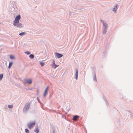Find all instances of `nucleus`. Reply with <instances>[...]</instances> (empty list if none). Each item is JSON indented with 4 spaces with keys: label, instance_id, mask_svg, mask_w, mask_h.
<instances>
[{
    "label": "nucleus",
    "instance_id": "21",
    "mask_svg": "<svg viewBox=\"0 0 133 133\" xmlns=\"http://www.w3.org/2000/svg\"><path fill=\"white\" fill-rule=\"evenodd\" d=\"M40 64L41 65V66L42 67L44 66V63L43 62H41L40 63Z\"/></svg>",
    "mask_w": 133,
    "mask_h": 133
},
{
    "label": "nucleus",
    "instance_id": "39",
    "mask_svg": "<svg viewBox=\"0 0 133 133\" xmlns=\"http://www.w3.org/2000/svg\"><path fill=\"white\" fill-rule=\"evenodd\" d=\"M65 119H66V117H65Z\"/></svg>",
    "mask_w": 133,
    "mask_h": 133
},
{
    "label": "nucleus",
    "instance_id": "6",
    "mask_svg": "<svg viewBox=\"0 0 133 133\" xmlns=\"http://www.w3.org/2000/svg\"><path fill=\"white\" fill-rule=\"evenodd\" d=\"M55 57L58 58H59L62 57L63 55L58 52H55L54 53Z\"/></svg>",
    "mask_w": 133,
    "mask_h": 133
},
{
    "label": "nucleus",
    "instance_id": "8",
    "mask_svg": "<svg viewBox=\"0 0 133 133\" xmlns=\"http://www.w3.org/2000/svg\"><path fill=\"white\" fill-rule=\"evenodd\" d=\"M117 6L118 5L117 4H115L113 8L112 11L114 12H116V11L117 9Z\"/></svg>",
    "mask_w": 133,
    "mask_h": 133
},
{
    "label": "nucleus",
    "instance_id": "3",
    "mask_svg": "<svg viewBox=\"0 0 133 133\" xmlns=\"http://www.w3.org/2000/svg\"><path fill=\"white\" fill-rule=\"evenodd\" d=\"M103 25V34H105L107 32V30L108 28V25L107 23H104Z\"/></svg>",
    "mask_w": 133,
    "mask_h": 133
},
{
    "label": "nucleus",
    "instance_id": "13",
    "mask_svg": "<svg viewBox=\"0 0 133 133\" xmlns=\"http://www.w3.org/2000/svg\"><path fill=\"white\" fill-rule=\"evenodd\" d=\"M34 131L36 133H38L39 132V128L38 126L36 128L35 130H34Z\"/></svg>",
    "mask_w": 133,
    "mask_h": 133
},
{
    "label": "nucleus",
    "instance_id": "19",
    "mask_svg": "<svg viewBox=\"0 0 133 133\" xmlns=\"http://www.w3.org/2000/svg\"><path fill=\"white\" fill-rule=\"evenodd\" d=\"M25 133H29V131L28 129H25Z\"/></svg>",
    "mask_w": 133,
    "mask_h": 133
},
{
    "label": "nucleus",
    "instance_id": "35",
    "mask_svg": "<svg viewBox=\"0 0 133 133\" xmlns=\"http://www.w3.org/2000/svg\"><path fill=\"white\" fill-rule=\"evenodd\" d=\"M62 117L63 118H64V115H62Z\"/></svg>",
    "mask_w": 133,
    "mask_h": 133
},
{
    "label": "nucleus",
    "instance_id": "10",
    "mask_svg": "<svg viewBox=\"0 0 133 133\" xmlns=\"http://www.w3.org/2000/svg\"><path fill=\"white\" fill-rule=\"evenodd\" d=\"M27 83L30 84L32 83V81L31 78L27 79H26V82Z\"/></svg>",
    "mask_w": 133,
    "mask_h": 133
},
{
    "label": "nucleus",
    "instance_id": "9",
    "mask_svg": "<svg viewBox=\"0 0 133 133\" xmlns=\"http://www.w3.org/2000/svg\"><path fill=\"white\" fill-rule=\"evenodd\" d=\"M76 72L75 74V78L77 80L78 79V70L77 68H76Z\"/></svg>",
    "mask_w": 133,
    "mask_h": 133
},
{
    "label": "nucleus",
    "instance_id": "18",
    "mask_svg": "<svg viewBox=\"0 0 133 133\" xmlns=\"http://www.w3.org/2000/svg\"><path fill=\"white\" fill-rule=\"evenodd\" d=\"M3 74H0V80H1L3 78Z\"/></svg>",
    "mask_w": 133,
    "mask_h": 133
},
{
    "label": "nucleus",
    "instance_id": "14",
    "mask_svg": "<svg viewBox=\"0 0 133 133\" xmlns=\"http://www.w3.org/2000/svg\"><path fill=\"white\" fill-rule=\"evenodd\" d=\"M13 64V62H9V65L8 66V68L9 69L12 66V64Z\"/></svg>",
    "mask_w": 133,
    "mask_h": 133
},
{
    "label": "nucleus",
    "instance_id": "12",
    "mask_svg": "<svg viewBox=\"0 0 133 133\" xmlns=\"http://www.w3.org/2000/svg\"><path fill=\"white\" fill-rule=\"evenodd\" d=\"M93 80L94 81L96 82L97 81L95 73L94 74V75L93 76Z\"/></svg>",
    "mask_w": 133,
    "mask_h": 133
},
{
    "label": "nucleus",
    "instance_id": "23",
    "mask_svg": "<svg viewBox=\"0 0 133 133\" xmlns=\"http://www.w3.org/2000/svg\"><path fill=\"white\" fill-rule=\"evenodd\" d=\"M25 54H27V55H29L30 54L31 52L30 51H27L25 52Z\"/></svg>",
    "mask_w": 133,
    "mask_h": 133
},
{
    "label": "nucleus",
    "instance_id": "34",
    "mask_svg": "<svg viewBox=\"0 0 133 133\" xmlns=\"http://www.w3.org/2000/svg\"><path fill=\"white\" fill-rule=\"evenodd\" d=\"M70 109H68V110H67V111H68V112H69V111H70Z\"/></svg>",
    "mask_w": 133,
    "mask_h": 133
},
{
    "label": "nucleus",
    "instance_id": "17",
    "mask_svg": "<svg viewBox=\"0 0 133 133\" xmlns=\"http://www.w3.org/2000/svg\"><path fill=\"white\" fill-rule=\"evenodd\" d=\"M10 58L11 59H14L15 58V57L12 55H10Z\"/></svg>",
    "mask_w": 133,
    "mask_h": 133
},
{
    "label": "nucleus",
    "instance_id": "29",
    "mask_svg": "<svg viewBox=\"0 0 133 133\" xmlns=\"http://www.w3.org/2000/svg\"><path fill=\"white\" fill-rule=\"evenodd\" d=\"M106 103L107 105H108V102L107 101L106 102Z\"/></svg>",
    "mask_w": 133,
    "mask_h": 133
},
{
    "label": "nucleus",
    "instance_id": "33",
    "mask_svg": "<svg viewBox=\"0 0 133 133\" xmlns=\"http://www.w3.org/2000/svg\"><path fill=\"white\" fill-rule=\"evenodd\" d=\"M52 77H53L54 78V77H55V75H53L52 76Z\"/></svg>",
    "mask_w": 133,
    "mask_h": 133
},
{
    "label": "nucleus",
    "instance_id": "36",
    "mask_svg": "<svg viewBox=\"0 0 133 133\" xmlns=\"http://www.w3.org/2000/svg\"><path fill=\"white\" fill-rule=\"evenodd\" d=\"M65 112V114H67V113L66 112Z\"/></svg>",
    "mask_w": 133,
    "mask_h": 133
},
{
    "label": "nucleus",
    "instance_id": "16",
    "mask_svg": "<svg viewBox=\"0 0 133 133\" xmlns=\"http://www.w3.org/2000/svg\"><path fill=\"white\" fill-rule=\"evenodd\" d=\"M29 57L31 59H32L34 57V56L32 54H30L29 56Z\"/></svg>",
    "mask_w": 133,
    "mask_h": 133
},
{
    "label": "nucleus",
    "instance_id": "27",
    "mask_svg": "<svg viewBox=\"0 0 133 133\" xmlns=\"http://www.w3.org/2000/svg\"><path fill=\"white\" fill-rule=\"evenodd\" d=\"M52 133H55V130L54 129H52Z\"/></svg>",
    "mask_w": 133,
    "mask_h": 133
},
{
    "label": "nucleus",
    "instance_id": "5",
    "mask_svg": "<svg viewBox=\"0 0 133 133\" xmlns=\"http://www.w3.org/2000/svg\"><path fill=\"white\" fill-rule=\"evenodd\" d=\"M21 18V16L20 15H18L16 16L15 18V20L13 21V22H15L17 23L19 22V20Z\"/></svg>",
    "mask_w": 133,
    "mask_h": 133
},
{
    "label": "nucleus",
    "instance_id": "20",
    "mask_svg": "<svg viewBox=\"0 0 133 133\" xmlns=\"http://www.w3.org/2000/svg\"><path fill=\"white\" fill-rule=\"evenodd\" d=\"M13 107V105L12 104L9 105L8 106V108L10 109H11V108H12Z\"/></svg>",
    "mask_w": 133,
    "mask_h": 133
},
{
    "label": "nucleus",
    "instance_id": "30",
    "mask_svg": "<svg viewBox=\"0 0 133 133\" xmlns=\"http://www.w3.org/2000/svg\"><path fill=\"white\" fill-rule=\"evenodd\" d=\"M54 62L55 63V62L53 60V66L54 65Z\"/></svg>",
    "mask_w": 133,
    "mask_h": 133
},
{
    "label": "nucleus",
    "instance_id": "37",
    "mask_svg": "<svg viewBox=\"0 0 133 133\" xmlns=\"http://www.w3.org/2000/svg\"><path fill=\"white\" fill-rule=\"evenodd\" d=\"M29 89L30 90H32V89Z\"/></svg>",
    "mask_w": 133,
    "mask_h": 133
},
{
    "label": "nucleus",
    "instance_id": "22",
    "mask_svg": "<svg viewBox=\"0 0 133 133\" xmlns=\"http://www.w3.org/2000/svg\"><path fill=\"white\" fill-rule=\"evenodd\" d=\"M54 68L55 69L57 67L59 66L58 65L56 64L54 62Z\"/></svg>",
    "mask_w": 133,
    "mask_h": 133
},
{
    "label": "nucleus",
    "instance_id": "25",
    "mask_svg": "<svg viewBox=\"0 0 133 133\" xmlns=\"http://www.w3.org/2000/svg\"><path fill=\"white\" fill-rule=\"evenodd\" d=\"M101 21L102 22V23L103 25V24L104 23H105L104 22L103 20H101Z\"/></svg>",
    "mask_w": 133,
    "mask_h": 133
},
{
    "label": "nucleus",
    "instance_id": "24",
    "mask_svg": "<svg viewBox=\"0 0 133 133\" xmlns=\"http://www.w3.org/2000/svg\"><path fill=\"white\" fill-rule=\"evenodd\" d=\"M26 81H25V80H24L23 81V83L24 85H25L27 83H26Z\"/></svg>",
    "mask_w": 133,
    "mask_h": 133
},
{
    "label": "nucleus",
    "instance_id": "32",
    "mask_svg": "<svg viewBox=\"0 0 133 133\" xmlns=\"http://www.w3.org/2000/svg\"><path fill=\"white\" fill-rule=\"evenodd\" d=\"M131 117H133V114L131 115Z\"/></svg>",
    "mask_w": 133,
    "mask_h": 133
},
{
    "label": "nucleus",
    "instance_id": "28",
    "mask_svg": "<svg viewBox=\"0 0 133 133\" xmlns=\"http://www.w3.org/2000/svg\"><path fill=\"white\" fill-rule=\"evenodd\" d=\"M37 95H38V93H39V91L38 90L37 91Z\"/></svg>",
    "mask_w": 133,
    "mask_h": 133
},
{
    "label": "nucleus",
    "instance_id": "31",
    "mask_svg": "<svg viewBox=\"0 0 133 133\" xmlns=\"http://www.w3.org/2000/svg\"><path fill=\"white\" fill-rule=\"evenodd\" d=\"M37 100L38 101V102H39V99L38 98V97H37Z\"/></svg>",
    "mask_w": 133,
    "mask_h": 133
},
{
    "label": "nucleus",
    "instance_id": "15",
    "mask_svg": "<svg viewBox=\"0 0 133 133\" xmlns=\"http://www.w3.org/2000/svg\"><path fill=\"white\" fill-rule=\"evenodd\" d=\"M26 34L25 32H22L19 34V35L20 36H22L25 35Z\"/></svg>",
    "mask_w": 133,
    "mask_h": 133
},
{
    "label": "nucleus",
    "instance_id": "1",
    "mask_svg": "<svg viewBox=\"0 0 133 133\" xmlns=\"http://www.w3.org/2000/svg\"><path fill=\"white\" fill-rule=\"evenodd\" d=\"M30 103L29 102L26 103L23 108V111L24 114H26L27 113L30 108Z\"/></svg>",
    "mask_w": 133,
    "mask_h": 133
},
{
    "label": "nucleus",
    "instance_id": "26",
    "mask_svg": "<svg viewBox=\"0 0 133 133\" xmlns=\"http://www.w3.org/2000/svg\"><path fill=\"white\" fill-rule=\"evenodd\" d=\"M101 21L102 22V23L103 25V24L104 23H105L104 22L103 20H101Z\"/></svg>",
    "mask_w": 133,
    "mask_h": 133
},
{
    "label": "nucleus",
    "instance_id": "7",
    "mask_svg": "<svg viewBox=\"0 0 133 133\" xmlns=\"http://www.w3.org/2000/svg\"><path fill=\"white\" fill-rule=\"evenodd\" d=\"M49 88V86H48L46 89H45L44 94H43V96L44 97H45L46 95H47L48 94V90Z\"/></svg>",
    "mask_w": 133,
    "mask_h": 133
},
{
    "label": "nucleus",
    "instance_id": "38",
    "mask_svg": "<svg viewBox=\"0 0 133 133\" xmlns=\"http://www.w3.org/2000/svg\"><path fill=\"white\" fill-rule=\"evenodd\" d=\"M59 114H61V115H62V114H61V113H59Z\"/></svg>",
    "mask_w": 133,
    "mask_h": 133
},
{
    "label": "nucleus",
    "instance_id": "4",
    "mask_svg": "<svg viewBox=\"0 0 133 133\" xmlns=\"http://www.w3.org/2000/svg\"><path fill=\"white\" fill-rule=\"evenodd\" d=\"M13 24L15 26L17 27L18 28H21L23 27V25L19 22H18L17 23H16L15 22H13Z\"/></svg>",
    "mask_w": 133,
    "mask_h": 133
},
{
    "label": "nucleus",
    "instance_id": "2",
    "mask_svg": "<svg viewBox=\"0 0 133 133\" xmlns=\"http://www.w3.org/2000/svg\"><path fill=\"white\" fill-rule=\"evenodd\" d=\"M36 122L34 121L33 122H31L29 123H28L27 124L28 127L30 129H31L34 127V126L35 125Z\"/></svg>",
    "mask_w": 133,
    "mask_h": 133
},
{
    "label": "nucleus",
    "instance_id": "11",
    "mask_svg": "<svg viewBox=\"0 0 133 133\" xmlns=\"http://www.w3.org/2000/svg\"><path fill=\"white\" fill-rule=\"evenodd\" d=\"M79 116H78L76 115L73 116V120L74 121H76L78 119Z\"/></svg>",
    "mask_w": 133,
    "mask_h": 133
}]
</instances>
